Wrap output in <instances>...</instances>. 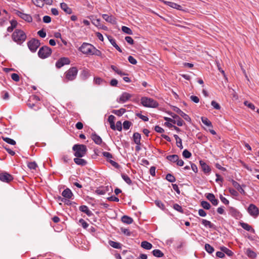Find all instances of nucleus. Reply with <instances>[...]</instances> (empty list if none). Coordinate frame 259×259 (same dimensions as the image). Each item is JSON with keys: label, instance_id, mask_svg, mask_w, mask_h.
Here are the masks:
<instances>
[{"label": "nucleus", "instance_id": "nucleus-34", "mask_svg": "<svg viewBox=\"0 0 259 259\" xmlns=\"http://www.w3.org/2000/svg\"><path fill=\"white\" fill-rule=\"evenodd\" d=\"M220 249L222 251L224 252V253H226L227 255L229 256H231L233 254V252L228 248L225 246H222L220 247Z\"/></svg>", "mask_w": 259, "mask_h": 259}, {"label": "nucleus", "instance_id": "nucleus-11", "mask_svg": "<svg viewBox=\"0 0 259 259\" xmlns=\"http://www.w3.org/2000/svg\"><path fill=\"white\" fill-rule=\"evenodd\" d=\"M33 4L36 6L42 8L45 4L51 5L53 3L52 0H31Z\"/></svg>", "mask_w": 259, "mask_h": 259}, {"label": "nucleus", "instance_id": "nucleus-10", "mask_svg": "<svg viewBox=\"0 0 259 259\" xmlns=\"http://www.w3.org/2000/svg\"><path fill=\"white\" fill-rule=\"evenodd\" d=\"M132 96V95L130 94L127 92H123L120 97L117 99V102L119 103H124L129 100Z\"/></svg>", "mask_w": 259, "mask_h": 259}, {"label": "nucleus", "instance_id": "nucleus-25", "mask_svg": "<svg viewBox=\"0 0 259 259\" xmlns=\"http://www.w3.org/2000/svg\"><path fill=\"white\" fill-rule=\"evenodd\" d=\"M141 246L142 248L146 250H150L152 248V244L147 241H144L141 242Z\"/></svg>", "mask_w": 259, "mask_h": 259}, {"label": "nucleus", "instance_id": "nucleus-58", "mask_svg": "<svg viewBox=\"0 0 259 259\" xmlns=\"http://www.w3.org/2000/svg\"><path fill=\"white\" fill-rule=\"evenodd\" d=\"M136 115H137V116H138V117H139L140 119H141L142 120H143L144 121H148L149 120V118L147 116L143 115L141 113H137Z\"/></svg>", "mask_w": 259, "mask_h": 259}, {"label": "nucleus", "instance_id": "nucleus-8", "mask_svg": "<svg viewBox=\"0 0 259 259\" xmlns=\"http://www.w3.org/2000/svg\"><path fill=\"white\" fill-rule=\"evenodd\" d=\"M247 211L248 213L254 218H257L259 214L258 208L253 204H250L249 205L247 208Z\"/></svg>", "mask_w": 259, "mask_h": 259}, {"label": "nucleus", "instance_id": "nucleus-47", "mask_svg": "<svg viewBox=\"0 0 259 259\" xmlns=\"http://www.w3.org/2000/svg\"><path fill=\"white\" fill-rule=\"evenodd\" d=\"M121 30L123 32H124L126 34H131V35L133 34L132 30L130 28H128L126 26H122Z\"/></svg>", "mask_w": 259, "mask_h": 259}, {"label": "nucleus", "instance_id": "nucleus-54", "mask_svg": "<svg viewBox=\"0 0 259 259\" xmlns=\"http://www.w3.org/2000/svg\"><path fill=\"white\" fill-rule=\"evenodd\" d=\"M182 155L183 157H184L186 158H189L192 155L191 152H190L187 149H185L183 151Z\"/></svg>", "mask_w": 259, "mask_h": 259}, {"label": "nucleus", "instance_id": "nucleus-41", "mask_svg": "<svg viewBox=\"0 0 259 259\" xmlns=\"http://www.w3.org/2000/svg\"><path fill=\"white\" fill-rule=\"evenodd\" d=\"M109 243L110 245L113 248L116 249H120L121 248V244L118 242L113 241H110Z\"/></svg>", "mask_w": 259, "mask_h": 259}, {"label": "nucleus", "instance_id": "nucleus-36", "mask_svg": "<svg viewBox=\"0 0 259 259\" xmlns=\"http://www.w3.org/2000/svg\"><path fill=\"white\" fill-rule=\"evenodd\" d=\"M241 226L244 230L247 231H254V230L252 229L251 226L248 225L247 223H241Z\"/></svg>", "mask_w": 259, "mask_h": 259}, {"label": "nucleus", "instance_id": "nucleus-33", "mask_svg": "<svg viewBox=\"0 0 259 259\" xmlns=\"http://www.w3.org/2000/svg\"><path fill=\"white\" fill-rule=\"evenodd\" d=\"M153 255L156 257H162L164 256V253L159 249H154L152 252Z\"/></svg>", "mask_w": 259, "mask_h": 259}, {"label": "nucleus", "instance_id": "nucleus-50", "mask_svg": "<svg viewBox=\"0 0 259 259\" xmlns=\"http://www.w3.org/2000/svg\"><path fill=\"white\" fill-rule=\"evenodd\" d=\"M105 82L104 79L100 77H95L94 78V83L97 85H101Z\"/></svg>", "mask_w": 259, "mask_h": 259}, {"label": "nucleus", "instance_id": "nucleus-30", "mask_svg": "<svg viewBox=\"0 0 259 259\" xmlns=\"http://www.w3.org/2000/svg\"><path fill=\"white\" fill-rule=\"evenodd\" d=\"M245 254L249 257L252 258H254L256 256V253L250 248L246 250Z\"/></svg>", "mask_w": 259, "mask_h": 259}, {"label": "nucleus", "instance_id": "nucleus-21", "mask_svg": "<svg viewBox=\"0 0 259 259\" xmlns=\"http://www.w3.org/2000/svg\"><path fill=\"white\" fill-rule=\"evenodd\" d=\"M232 185L242 194L245 195V192L241 186L236 181L233 180Z\"/></svg>", "mask_w": 259, "mask_h": 259}, {"label": "nucleus", "instance_id": "nucleus-40", "mask_svg": "<svg viewBox=\"0 0 259 259\" xmlns=\"http://www.w3.org/2000/svg\"><path fill=\"white\" fill-rule=\"evenodd\" d=\"M2 139L5 142L7 143L8 144H9L12 145H15L16 144L15 141L10 138L3 137Z\"/></svg>", "mask_w": 259, "mask_h": 259}, {"label": "nucleus", "instance_id": "nucleus-57", "mask_svg": "<svg viewBox=\"0 0 259 259\" xmlns=\"http://www.w3.org/2000/svg\"><path fill=\"white\" fill-rule=\"evenodd\" d=\"M100 22H101V20L100 19H93L92 20L93 24L98 27H101V24Z\"/></svg>", "mask_w": 259, "mask_h": 259}, {"label": "nucleus", "instance_id": "nucleus-63", "mask_svg": "<svg viewBox=\"0 0 259 259\" xmlns=\"http://www.w3.org/2000/svg\"><path fill=\"white\" fill-rule=\"evenodd\" d=\"M38 35L41 38H44L46 36V32L43 30H40L37 32Z\"/></svg>", "mask_w": 259, "mask_h": 259}, {"label": "nucleus", "instance_id": "nucleus-1", "mask_svg": "<svg viewBox=\"0 0 259 259\" xmlns=\"http://www.w3.org/2000/svg\"><path fill=\"white\" fill-rule=\"evenodd\" d=\"M13 40L18 44H22L26 38L25 33L20 29H16L12 34Z\"/></svg>", "mask_w": 259, "mask_h": 259}, {"label": "nucleus", "instance_id": "nucleus-28", "mask_svg": "<svg viewBox=\"0 0 259 259\" xmlns=\"http://www.w3.org/2000/svg\"><path fill=\"white\" fill-rule=\"evenodd\" d=\"M141 135L138 133H135L133 135V139L136 145H141Z\"/></svg>", "mask_w": 259, "mask_h": 259}, {"label": "nucleus", "instance_id": "nucleus-43", "mask_svg": "<svg viewBox=\"0 0 259 259\" xmlns=\"http://www.w3.org/2000/svg\"><path fill=\"white\" fill-rule=\"evenodd\" d=\"M121 177L123 180L128 185H131L132 182L130 177L125 174H121Z\"/></svg>", "mask_w": 259, "mask_h": 259}, {"label": "nucleus", "instance_id": "nucleus-2", "mask_svg": "<svg viewBox=\"0 0 259 259\" xmlns=\"http://www.w3.org/2000/svg\"><path fill=\"white\" fill-rule=\"evenodd\" d=\"M74 151V156L76 157H83L87 152V148L86 146L82 144H75L72 147Z\"/></svg>", "mask_w": 259, "mask_h": 259}, {"label": "nucleus", "instance_id": "nucleus-42", "mask_svg": "<svg viewBox=\"0 0 259 259\" xmlns=\"http://www.w3.org/2000/svg\"><path fill=\"white\" fill-rule=\"evenodd\" d=\"M174 118L176 119V124L178 126H181L184 123V121L180 118L178 115H175L173 116Z\"/></svg>", "mask_w": 259, "mask_h": 259}, {"label": "nucleus", "instance_id": "nucleus-62", "mask_svg": "<svg viewBox=\"0 0 259 259\" xmlns=\"http://www.w3.org/2000/svg\"><path fill=\"white\" fill-rule=\"evenodd\" d=\"M128 60L131 64L135 65L137 64V60L132 56H130L128 57Z\"/></svg>", "mask_w": 259, "mask_h": 259}, {"label": "nucleus", "instance_id": "nucleus-52", "mask_svg": "<svg viewBox=\"0 0 259 259\" xmlns=\"http://www.w3.org/2000/svg\"><path fill=\"white\" fill-rule=\"evenodd\" d=\"M132 125V123L127 120L124 121L123 123V128L125 130H127L130 128Z\"/></svg>", "mask_w": 259, "mask_h": 259}, {"label": "nucleus", "instance_id": "nucleus-46", "mask_svg": "<svg viewBox=\"0 0 259 259\" xmlns=\"http://www.w3.org/2000/svg\"><path fill=\"white\" fill-rule=\"evenodd\" d=\"M205 250L209 254L212 253L214 251V248L209 244H205Z\"/></svg>", "mask_w": 259, "mask_h": 259}, {"label": "nucleus", "instance_id": "nucleus-18", "mask_svg": "<svg viewBox=\"0 0 259 259\" xmlns=\"http://www.w3.org/2000/svg\"><path fill=\"white\" fill-rule=\"evenodd\" d=\"M206 198L211 202L212 205L217 206L219 203V200L215 198V196L212 193L206 194Z\"/></svg>", "mask_w": 259, "mask_h": 259}, {"label": "nucleus", "instance_id": "nucleus-27", "mask_svg": "<svg viewBox=\"0 0 259 259\" xmlns=\"http://www.w3.org/2000/svg\"><path fill=\"white\" fill-rule=\"evenodd\" d=\"M61 8L66 13L71 14L72 13V10L71 8L68 7V5L64 3H61L60 4Z\"/></svg>", "mask_w": 259, "mask_h": 259}, {"label": "nucleus", "instance_id": "nucleus-51", "mask_svg": "<svg viewBox=\"0 0 259 259\" xmlns=\"http://www.w3.org/2000/svg\"><path fill=\"white\" fill-rule=\"evenodd\" d=\"M166 179L168 182H171V183L174 182L176 181L175 177L173 175H172L171 174H168L166 176Z\"/></svg>", "mask_w": 259, "mask_h": 259}, {"label": "nucleus", "instance_id": "nucleus-32", "mask_svg": "<svg viewBox=\"0 0 259 259\" xmlns=\"http://www.w3.org/2000/svg\"><path fill=\"white\" fill-rule=\"evenodd\" d=\"M174 137L176 141L177 146L180 149H182L183 146L182 145V139L177 135H174Z\"/></svg>", "mask_w": 259, "mask_h": 259}, {"label": "nucleus", "instance_id": "nucleus-23", "mask_svg": "<svg viewBox=\"0 0 259 259\" xmlns=\"http://www.w3.org/2000/svg\"><path fill=\"white\" fill-rule=\"evenodd\" d=\"M102 17L107 22L112 24H114L115 23V20L114 18L111 15L109 16L107 14H103Z\"/></svg>", "mask_w": 259, "mask_h": 259}, {"label": "nucleus", "instance_id": "nucleus-56", "mask_svg": "<svg viewBox=\"0 0 259 259\" xmlns=\"http://www.w3.org/2000/svg\"><path fill=\"white\" fill-rule=\"evenodd\" d=\"M211 105L213 107V108L216 110H220L221 109V106L219 103H218L215 101H212L211 102Z\"/></svg>", "mask_w": 259, "mask_h": 259}, {"label": "nucleus", "instance_id": "nucleus-19", "mask_svg": "<svg viewBox=\"0 0 259 259\" xmlns=\"http://www.w3.org/2000/svg\"><path fill=\"white\" fill-rule=\"evenodd\" d=\"M62 196L65 198L68 199H73V194L71 190L69 188H66L62 193Z\"/></svg>", "mask_w": 259, "mask_h": 259}, {"label": "nucleus", "instance_id": "nucleus-60", "mask_svg": "<svg viewBox=\"0 0 259 259\" xmlns=\"http://www.w3.org/2000/svg\"><path fill=\"white\" fill-rule=\"evenodd\" d=\"M244 104L245 106H247L248 108L252 109V110H254L255 109V106L254 105L250 103V102H248V101H246L244 102Z\"/></svg>", "mask_w": 259, "mask_h": 259}, {"label": "nucleus", "instance_id": "nucleus-5", "mask_svg": "<svg viewBox=\"0 0 259 259\" xmlns=\"http://www.w3.org/2000/svg\"><path fill=\"white\" fill-rule=\"evenodd\" d=\"M93 46L90 44L83 42L79 47V50L83 54L91 55Z\"/></svg>", "mask_w": 259, "mask_h": 259}, {"label": "nucleus", "instance_id": "nucleus-3", "mask_svg": "<svg viewBox=\"0 0 259 259\" xmlns=\"http://www.w3.org/2000/svg\"><path fill=\"white\" fill-rule=\"evenodd\" d=\"M141 102L142 105L146 107L156 108L158 106V103L157 101L148 97H142Z\"/></svg>", "mask_w": 259, "mask_h": 259}, {"label": "nucleus", "instance_id": "nucleus-4", "mask_svg": "<svg viewBox=\"0 0 259 259\" xmlns=\"http://www.w3.org/2000/svg\"><path fill=\"white\" fill-rule=\"evenodd\" d=\"M52 53V50L48 46L40 48L38 52V56L41 59H46L49 57Z\"/></svg>", "mask_w": 259, "mask_h": 259}, {"label": "nucleus", "instance_id": "nucleus-31", "mask_svg": "<svg viewBox=\"0 0 259 259\" xmlns=\"http://www.w3.org/2000/svg\"><path fill=\"white\" fill-rule=\"evenodd\" d=\"M121 221L123 223L131 224L133 222V219L127 215H124L121 218Z\"/></svg>", "mask_w": 259, "mask_h": 259}, {"label": "nucleus", "instance_id": "nucleus-16", "mask_svg": "<svg viewBox=\"0 0 259 259\" xmlns=\"http://www.w3.org/2000/svg\"><path fill=\"white\" fill-rule=\"evenodd\" d=\"M174 110L178 114H179L181 116H182L187 121H191V118L178 107H174Z\"/></svg>", "mask_w": 259, "mask_h": 259}, {"label": "nucleus", "instance_id": "nucleus-37", "mask_svg": "<svg viewBox=\"0 0 259 259\" xmlns=\"http://www.w3.org/2000/svg\"><path fill=\"white\" fill-rule=\"evenodd\" d=\"M125 111V109L121 108L119 110H113L112 112L117 116H120L122 115Z\"/></svg>", "mask_w": 259, "mask_h": 259}, {"label": "nucleus", "instance_id": "nucleus-9", "mask_svg": "<svg viewBox=\"0 0 259 259\" xmlns=\"http://www.w3.org/2000/svg\"><path fill=\"white\" fill-rule=\"evenodd\" d=\"M15 14L28 23L32 21V18L30 14L24 13L18 10H15Z\"/></svg>", "mask_w": 259, "mask_h": 259}, {"label": "nucleus", "instance_id": "nucleus-12", "mask_svg": "<svg viewBox=\"0 0 259 259\" xmlns=\"http://www.w3.org/2000/svg\"><path fill=\"white\" fill-rule=\"evenodd\" d=\"M70 62V60L68 58H61L56 62V66L57 68H60L65 65L69 64Z\"/></svg>", "mask_w": 259, "mask_h": 259}, {"label": "nucleus", "instance_id": "nucleus-55", "mask_svg": "<svg viewBox=\"0 0 259 259\" xmlns=\"http://www.w3.org/2000/svg\"><path fill=\"white\" fill-rule=\"evenodd\" d=\"M155 204L157 207L163 210L165 208L164 204L160 200H155Z\"/></svg>", "mask_w": 259, "mask_h": 259}, {"label": "nucleus", "instance_id": "nucleus-6", "mask_svg": "<svg viewBox=\"0 0 259 259\" xmlns=\"http://www.w3.org/2000/svg\"><path fill=\"white\" fill-rule=\"evenodd\" d=\"M77 72L76 67H71L65 72V77L68 80H73L76 78Z\"/></svg>", "mask_w": 259, "mask_h": 259}, {"label": "nucleus", "instance_id": "nucleus-20", "mask_svg": "<svg viewBox=\"0 0 259 259\" xmlns=\"http://www.w3.org/2000/svg\"><path fill=\"white\" fill-rule=\"evenodd\" d=\"M79 209L80 211L85 213L89 217H91L93 214L92 211H91L89 207L86 205H81L79 206Z\"/></svg>", "mask_w": 259, "mask_h": 259}, {"label": "nucleus", "instance_id": "nucleus-44", "mask_svg": "<svg viewBox=\"0 0 259 259\" xmlns=\"http://www.w3.org/2000/svg\"><path fill=\"white\" fill-rule=\"evenodd\" d=\"M92 53H91V55H96L97 56H102V53L100 51L97 50L95 47L93 46V49H92Z\"/></svg>", "mask_w": 259, "mask_h": 259}, {"label": "nucleus", "instance_id": "nucleus-39", "mask_svg": "<svg viewBox=\"0 0 259 259\" xmlns=\"http://www.w3.org/2000/svg\"><path fill=\"white\" fill-rule=\"evenodd\" d=\"M202 122L207 126H212L211 122L205 117H202L201 118Z\"/></svg>", "mask_w": 259, "mask_h": 259}, {"label": "nucleus", "instance_id": "nucleus-48", "mask_svg": "<svg viewBox=\"0 0 259 259\" xmlns=\"http://www.w3.org/2000/svg\"><path fill=\"white\" fill-rule=\"evenodd\" d=\"M201 205L202 207L205 209H209L210 208V204L206 201H202L201 202Z\"/></svg>", "mask_w": 259, "mask_h": 259}, {"label": "nucleus", "instance_id": "nucleus-45", "mask_svg": "<svg viewBox=\"0 0 259 259\" xmlns=\"http://www.w3.org/2000/svg\"><path fill=\"white\" fill-rule=\"evenodd\" d=\"M81 76L83 79H87L90 76V73L88 70H83L81 74Z\"/></svg>", "mask_w": 259, "mask_h": 259}, {"label": "nucleus", "instance_id": "nucleus-17", "mask_svg": "<svg viewBox=\"0 0 259 259\" xmlns=\"http://www.w3.org/2000/svg\"><path fill=\"white\" fill-rule=\"evenodd\" d=\"M229 213L236 219L239 218L241 217L240 212L237 209L232 206L229 207Z\"/></svg>", "mask_w": 259, "mask_h": 259}, {"label": "nucleus", "instance_id": "nucleus-38", "mask_svg": "<svg viewBox=\"0 0 259 259\" xmlns=\"http://www.w3.org/2000/svg\"><path fill=\"white\" fill-rule=\"evenodd\" d=\"M200 163H201V165L202 166V168L203 169V170L204 171V172L205 173H208L211 170V169L209 167V166L207 165L206 164H205V163H202V161H200Z\"/></svg>", "mask_w": 259, "mask_h": 259}, {"label": "nucleus", "instance_id": "nucleus-26", "mask_svg": "<svg viewBox=\"0 0 259 259\" xmlns=\"http://www.w3.org/2000/svg\"><path fill=\"white\" fill-rule=\"evenodd\" d=\"M74 162L79 165L84 166L87 163L86 160L80 158V157H76L74 159Z\"/></svg>", "mask_w": 259, "mask_h": 259}, {"label": "nucleus", "instance_id": "nucleus-15", "mask_svg": "<svg viewBox=\"0 0 259 259\" xmlns=\"http://www.w3.org/2000/svg\"><path fill=\"white\" fill-rule=\"evenodd\" d=\"M159 1L172 8L177 9L178 10H183L182 7L176 3H175L171 2H169V1H166L164 0H159Z\"/></svg>", "mask_w": 259, "mask_h": 259}, {"label": "nucleus", "instance_id": "nucleus-53", "mask_svg": "<svg viewBox=\"0 0 259 259\" xmlns=\"http://www.w3.org/2000/svg\"><path fill=\"white\" fill-rule=\"evenodd\" d=\"M27 166L31 169H35L37 167L36 163L34 161L29 162Z\"/></svg>", "mask_w": 259, "mask_h": 259}, {"label": "nucleus", "instance_id": "nucleus-24", "mask_svg": "<svg viewBox=\"0 0 259 259\" xmlns=\"http://www.w3.org/2000/svg\"><path fill=\"white\" fill-rule=\"evenodd\" d=\"M108 38L111 45L119 52L121 53L122 50L116 44V40L111 36H108Z\"/></svg>", "mask_w": 259, "mask_h": 259}, {"label": "nucleus", "instance_id": "nucleus-64", "mask_svg": "<svg viewBox=\"0 0 259 259\" xmlns=\"http://www.w3.org/2000/svg\"><path fill=\"white\" fill-rule=\"evenodd\" d=\"M11 78L13 80L15 81H18L20 79L18 74L16 73H12L11 74Z\"/></svg>", "mask_w": 259, "mask_h": 259}, {"label": "nucleus", "instance_id": "nucleus-61", "mask_svg": "<svg viewBox=\"0 0 259 259\" xmlns=\"http://www.w3.org/2000/svg\"><path fill=\"white\" fill-rule=\"evenodd\" d=\"M220 198L221 200V201L226 205H228L229 203V201L225 197H223L222 195H220Z\"/></svg>", "mask_w": 259, "mask_h": 259}, {"label": "nucleus", "instance_id": "nucleus-7", "mask_svg": "<svg viewBox=\"0 0 259 259\" xmlns=\"http://www.w3.org/2000/svg\"><path fill=\"white\" fill-rule=\"evenodd\" d=\"M27 45L32 52H35L40 46V42L36 39H32L28 42Z\"/></svg>", "mask_w": 259, "mask_h": 259}, {"label": "nucleus", "instance_id": "nucleus-49", "mask_svg": "<svg viewBox=\"0 0 259 259\" xmlns=\"http://www.w3.org/2000/svg\"><path fill=\"white\" fill-rule=\"evenodd\" d=\"M102 155L105 157L108 161L110 160V159H111L113 157L112 155L108 152H102Z\"/></svg>", "mask_w": 259, "mask_h": 259}, {"label": "nucleus", "instance_id": "nucleus-59", "mask_svg": "<svg viewBox=\"0 0 259 259\" xmlns=\"http://www.w3.org/2000/svg\"><path fill=\"white\" fill-rule=\"evenodd\" d=\"M79 222L84 229L87 228L89 226V224L82 219H80Z\"/></svg>", "mask_w": 259, "mask_h": 259}, {"label": "nucleus", "instance_id": "nucleus-35", "mask_svg": "<svg viewBox=\"0 0 259 259\" xmlns=\"http://www.w3.org/2000/svg\"><path fill=\"white\" fill-rule=\"evenodd\" d=\"M201 223L206 228H212L213 227V225L210 221L205 219L202 220Z\"/></svg>", "mask_w": 259, "mask_h": 259}, {"label": "nucleus", "instance_id": "nucleus-13", "mask_svg": "<svg viewBox=\"0 0 259 259\" xmlns=\"http://www.w3.org/2000/svg\"><path fill=\"white\" fill-rule=\"evenodd\" d=\"M110 190L112 191L111 186H102L98 188L96 190L95 193L98 195H104L106 192H109Z\"/></svg>", "mask_w": 259, "mask_h": 259}, {"label": "nucleus", "instance_id": "nucleus-22", "mask_svg": "<svg viewBox=\"0 0 259 259\" xmlns=\"http://www.w3.org/2000/svg\"><path fill=\"white\" fill-rule=\"evenodd\" d=\"M91 137L92 140L96 144L100 145L102 143V140L101 138L99 136L97 135L96 134H92L91 135Z\"/></svg>", "mask_w": 259, "mask_h": 259}, {"label": "nucleus", "instance_id": "nucleus-29", "mask_svg": "<svg viewBox=\"0 0 259 259\" xmlns=\"http://www.w3.org/2000/svg\"><path fill=\"white\" fill-rule=\"evenodd\" d=\"M179 158V156L176 154L168 155L166 156V159L174 163H176Z\"/></svg>", "mask_w": 259, "mask_h": 259}, {"label": "nucleus", "instance_id": "nucleus-14", "mask_svg": "<svg viewBox=\"0 0 259 259\" xmlns=\"http://www.w3.org/2000/svg\"><path fill=\"white\" fill-rule=\"evenodd\" d=\"M13 179V176L7 172H3L0 174V180L2 182L9 183Z\"/></svg>", "mask_w": 259, "mask_h": 259}]
</instances>
